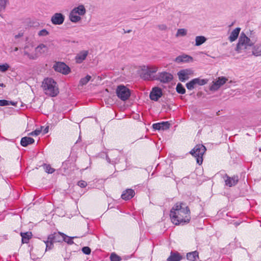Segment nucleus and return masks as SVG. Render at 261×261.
I'll return each instance as SVG.
<instances>
[{"mask_svg":"<svg viewBox=\"0 0 261 261\" xmlns=\"http://www.w3.org/2000/svg\"><path fill=\"white\" fill-rule=\"evenodd\" d=\"M170 217L172 223L176 225L188 223L191 219L190 209L184 203H177L171 208Z\"/></svg>","mask_w":261,"mask_h":261,"instance_id":"obj_1","label":"nucleus"},{"mask_svg":"<svg viewBox=\"0 0 261 261\" xmlns=\"http://www.w3.org/2000/svg\"><path fill=\"white\" fill-rule=\"evenodd\" d=\"M205 147L202 144L196 145L190 152L193 156L196 158L197 163L200 165L203 161V155L206 151Z\"/></svg>","mask_w":261,"mask_h":261,"instance_id":"obj_5","label":"nucleus"},{"mask_svg":"<svg viewBox=\"0 0 261 261\" xmlns=\"http://www.w3.org/2000/svg\"><path fill=\"white\" fill-rule=\"evenodd\" d=\"M182 258L181 256L178 252H171L170 256L167 258V261H180Z\"/></svg>","mask_w":261,"mask_h":261,"instance_id":"obj_25","label":"nucleus"},{"mask_svg":"<svg viewBox=\"0 0 261 261\" xmlns=\"http://www.w3.org/2000/svg\"><path fill=\"white\" fill-rule=\"evenodd\" d=\"M131 32H132V30H127L126 31H125L124 33H129Z\"/></svg>","mask_w":261,"mask_h":261,"instance_id":"obj_50","label":"nucleus"},{"mask_svg":"<svg viewBox=\"0 0 261 261\" xmlns=\"http://www.w3.org/2000/svg\"><path fill=\"white\" fill-rule=\"evenodd\" d=\"M48 132V126H47L43 130V134H46Z\"/></svg>","mask_w":261,"mask_h":261,"instance_id":"obj_49","label":"nucleus"},{"mask_svg":"<svg viewBox=\"0 0 261 261\" xmlns=\"http://www.w3.org/2000/svg\"><path fill=\"white\" fill-rule=\"evenodd\" d=\"M18 50V47H16L14 48V51H17Z\"/></svg>","mask_w":261,"mask_h":261,"instance_id":"obj_52","label":"nucleus"},{"mask_svg":"<svg viewBox=\"0 0 261 261\" xmlns=\"http://www.w3.org/2000/svg\"><path fill=\"white\" fill-rule=\"evenodd\" d=\"M260 92H261V91H260Z\"/></svg>","mask_w":261,"mask_h":261,"instance_id":"obj_55","label":"nucleus"},{"mask_svg":"<svg viewBox=\"0 0 261 261\" xmlns=\"http://www.w3.org/2000/svg\"><path fill=\"white\" fill-rule=\"evenodd\" d=\"M88 55V50H83L81 51L76 55L75 57V60L76 63L78 64L82 63L86 59Z\"/></svg>","mask_w":261,"mask_h":261,"instance_id":"obj_15","label":"nucleus"},{"mask_svg":"<svg viewBox=\"0 0 261 261\" xmlns=\"http://www.w3.org/2000/svg\"><path fill=\"white\" fill-rule=\"evenodd\" d=\"M169 127L170 124L168 121L156 123L152 125L153 128L155 130H166L168 129Z\"/></svg>","mask_w":261,"mask_h":261,"instance_id":"obj_17","label":"nucleus"},{"mask_svg":"<svg viewBox=\"0 0 261 261\" xmlns=\"http://www.w3.org/2000/svg\"><path fill=\"white\" fill-rule=\"evenodd\" d=\"M240 30V28H237L232 31L229 37V40L230 42H233L238 38Z\"/></svg>","mask_w":261,"mask_h":261,"instance_id":"obj_24","label":"nucleus"},{"mask_svg":"<svg viewBox=\"0 0 261 261\" xmlns=\"http://www.w3.org/2000/svg\"><path fill=\"white\" fill-rule=\"evenodd\" d=\"M41 133V130L39 129H36L34 131H33L32 132L30 133L29 135L31 136H38Z\"/></svg>","mask_w":261,"mask_h":261,"instance_id":"obj_46","label":"nucleus"},{"mask_svg":"<svg viewBox=\"0 0 261 261\" xmlns=\"http://www.w3.org/2000/svg\"><path fill=\"white\" fill-rule=\"evenodd\" d=\"M186 86L187 88L189 90H192L196 87V85L193 80L187 83Z\"/></svg>","mask_w":261,"mask_h":261,"instance_id":"obj_37","label":"nucleus"},{"mask_svg":"<svg viewBox=\"0 0 261 261\" xmlns=\"http://www.w3.org/2000/svg\"><path fill=\"white\" fill-rule=\"evenodd\" d=\"M110 260L111 261H120L121 258L115 253H112L110 256Z\"/></svg>","mask_w":261,"mask_h":261,"instance_id":"obj_38","label":"nucleus"},{"mask_svg":"<svg viewBox=\"0 0 261 261\" xmlns=\"http://www.w3.org/2000/svg\"><path fill=\"white\" fill-rule=\"evenodd\" d=\"M159 28L161 30H165L167 29V26L165 24H161L159 25Z\"/></svg>","mask_w":261,"mask_h":261,"instance_id":"obj_47","label":"nucleus"},{"mask_svg":"<svg viewBox=\"0 0 261 261\" xmlns=\"http://www.w3.org/2000/svg\"><path fill=\"white\" fill-rule=\"evenodd\" d=\"M66 234L61 232L54 233L48 236V239L53 241L54 243L56 242H62L65 240Z\"/></svg>","mask_w":261,"mask_h":261,"instance_id":"obj_13","label":"nucleus"},{"mask_svg":"<svg viewBox=\"0 0 261 261\" xmlns=\"http://www.w3.org/2000/svg\"><path fill=\"white\" fill-rule=\"evenodd\" d=\"M20 235L22 237V243H28L29 242V240L31 238L32 236V234L31 232L28 231L27 232L20 233Z\"/></svg>","mask_w":261,"mask_h":261,"instance_id":"obj_26","label":"nucleus"},{"mask_svg":"<svg viewBox=\"0 0 261 261\" xmlns=\"http://www.w3.org/2000/svg\"><path fill=\"white\" fill-rule=\"evenodd\" d=\"M173 79V76L171 73L165 71L158 73L155 76V80L164 84L170 83Z\"/></svg>","mask_w":261,"mask_h":261,"instance_id":"obj_7","label":"nucleus"},{"mask_svg":"<svg viewBox=\"0 0 261 261\" xmlns=\"http://www.w3.org/2000/svg\"><path fill=\"white\" fill-rule=\"evenodd\" d=\"M48 34L49 32L46 29H42L38 33L39 36H46Z\"/></svg>","mask_w":261,"mask_h":261,"instance_id":"obj_41","label":"nucleus"},{"mask_svg":"<svg viewBox=\"0 0 261 261\" xmlns=\"http://www.w3.org/2000/svg\"><path fill=\"white\" fill-rule=\"evenodd\" d=\"M135 194L134 190L128 189L123 192L121 198L125 200H128L132 198L135 196Z\"/></svg>","mask_w":261,"mask_h":261,"instance_id":"obj_18","label":"nucleus"},{"mask_svg":"<svg viewBox=\"0 0 261 261\" xmlns=\"http://www.w3.org/2000/svg\"><path fill=\"white\" fill-rule=\"evenodd\" d=\"M146 68L147 69H148L149 72H150L151 73V74L152 73H155L158 70V67H155V66H151V67L147 66V67H146Z\"/></svg>","mask_w":261,"mask_h":261,"instance_id":"obj_44","label":"nucleus"},{"mask_svg":"<svg viewBox=\"0 0 261 261\" xmlns=\"http://www.w3.org/2000/svg\"><path fill=\"white\" fill-rule=\"evenodd\" d=\"M187 258L190 261H196L199 258V253L197 251L189 252L187 254Z\"/></svg>","mask_w":261,"mask_h":261,"instance_id":"obj_23","label":"nucleus"},{"mask_svg":"<svg viewBox=\"0 0 261 261\" xmlns=\"http://www.w3.org/2000/svg\"><path fill=\"white\" fill-rule=\"evenodd\" d=\"M228 80L227 78L224 76L219 77L216 81L213 82L210 86V89L211 91H216L218 90L221 86L223 85Z\"/></svg>","mask_w":261,"mask_h":261,"instance_id":"obj_10","label":"nucleus"},{"mask_svg":"<svg viewBox=\"0 0 261 261\" xmlns=\"http://www.w3.org/2000/svg\"><path fill=\"white\" fill-rule=\"evenodd\" d=\"M225 176L226 179L225 180V185L229 187L236 185L239 181L238 176H233L231 177L225 174Z\"/></svg>","mask_w":261,"mask_h":261,"instance_id":"obj_14","label":"nucleus"},{"mask_svg":"<svg viewBox=\"0 0 261 261\" xmlns=\"http://www.w3.org/2000/svg\"><path fill=\"white\" fill-rule=\"evenodd\" d=\"M233 24V23H232L231 24L230 26H231Z\"/></svg>","mask_w":261,"mask_h":261,"instance_id":"obj_54","label":"nucleus"},{"mask_svg":"<svg viewBox=\"0 0 261 261\" xmlns=\"http://www.w3.org/2000/svg\"><path fill=\"white\" fill-rule=\"evenodd\" d=\"M77 185L81 188H85L87 186V184L85 181L80 180L78 182Z\"/></svg>","mask_w":261,"mask_h":261,"instance_id":"obj_45","label":"nucleus"},{"mask_svg":"<svg viewBox=\"0 0 261 261\" xmlns=\"http://www.w3.org/2000/svg\"><path fill=\"white\" fill-rule=\"evenodd\" d=\"M82 250L83 252L86 255L90 254L91 253V249L89 247H87V246L83 247L82 249Z\"/></svg>","mask_w":261,"mask_h":261,"instance_id":"obj_43","label":"nucleus"},{"mask_svg":"<svg viewBox=\"0 0 261 261\" xmlns=\"http://www.w3.org/2000/svg\"><path fill=\"white\" fill-rule=\"evenodd\" d=\"M193 80L194 81L196 86L197 85H198V86L204 85L207 83V81H208V80L206 79H201L199 77L194 79H193Z\"/></svg>","mask_w":261,"mask_h":261,"instance_id":"obj_29","label":"nucleus"},{"mask_svg":"<svg viewBox=\"0 0 261 261\" xmlns=\"http://www.w3.org/2000/svg\"><path fill=\"white\" fill-rule=\"evenodd\" d=\"M176 90L177 92L179 94H184L186 93V89L183 86V85L180 83H178L176 87Z\"/></svg>","mask_w":261,"mask_h":261,"instance_id":"obj_31","label":"nucleus"},{"mask_svg":"<svg viewBox=\"0 0 261 261\" xmlns=\"http://www.w3.org/2000/svg\"><path fill=\"white\" fill-rule=\"evenodd\" d=\"M0 87H5V85L3 83H0Z\"/></svg>","mask_w":261,"mask_h":261,"instance_id":"obj_51","label":"nucleus"},{"mask_svg":"<svg viewBox=\"0 0 261 261\" xmlns=\"http://www.w3.org/2000/svg\"><path fill=\"white\" fill-rule=\"evenodd\" d=\"M64 19L65 16L63 14L56 13L52 16L51 21L55 25H61L64 22Z\"/></svg>","mask_w":261,"mask_h":261,"instance_id":"obj_12","label":"nucleus"},{"mask_svg":"<svg viewBox=\"0 0 261 261\" xmlns=\"http://www.w3.org/2000/svg\"><path fill=\"white\" fill-rule=\"evenodd\" d=\"M22 36V33H19L18 35L15 36V38L17 39Z\"/></svg>","mask_w":261,"mask_h":261,"instance_id":"obj_48","label":"nucleus"},{"mask_svg":"<svg viewBox=\"0 0 261 261\" xmlns=\"http://www.w3.org/2000/svg\"><path fill=\"white\" fill-rule=\"evenodd\" d=\"M65 238V240H63V241L66 242L67 244H69V245H71L72 244H73V239L76 238V237H69L67 236L66 235V236H65V237H64Z\"/></svg>","mask_w":261,"mask_h":261,"instance_id":"obj_40","label":"nucleus"},{"mask_svg":"<svg viewBox=\"0 0 261 261\" xmlns=\"http://www.w3.org/2000/svg\"><path fill=\"white\" fill-rule=\"evenodd\" d=\"M43 167L45 171L47 173L51 174L55 171V169L53 168L49 164H44Z\"/></svg>","mask_w":261,"mask_h":261,"instance_id":"obj_32","label":"nucleus"},{"mask_svg":"<svg viewBox=\"0 0 261 261\" xmlns=\"http://www.w3.org/2000/svg\"><path fill=\"white\" fill-rule=\"evenodd\" d=\"M192 60L193 58L192 57L187 55L183 54L182 55L177 57L175 59L174 61L176 63H180L188 62H189L190 61H192Z\"/></svg>","mask_w":261,"mask_h":261,"instance_id":"obj_20","label":"nucleus"},{"mask_svg":"<svg viewBox=\"0 0 261 261\" xmlns=\"http://www.w3.org/2000/svg\"><path fill=\"white\" fill-rule=\"evenodd\" d=\"M44 243L46 244V250H50L53 248L54 243L53 241H51V240L47 239V240L44 241Z\"/></svg>","mask_w":261,"mask_h":261,"instance_id":"obj_35","label":"nucleus"},{"mask_svg":"<svg viewBox=\"0 0 261 261\" xmlns=\"http://www.w3.org/2000/svg\"><path fill=\"white\" fill-rule=\"evenodd\" d=\"M118 154H119V152L117 150H112V152L110 154L111 158H110L109 157V155L106 154V160L109 163H112V164H114L116 163V160H117V158H116V156L117 155H118Z\"/></svg>","mask_w":261,"mask_h":261,"instance_id":"obj_19","label":"nucleus"},{"mask_svg":"<svg viewBox=\"0 0 261 261\" xmlns=\"http://www.w3.org/2000/svg\"><path fill=\"white\" fill-rule=\"evenodd\" d=\"M141 77L144 80H155V76H152L150 72H149L148 69L144 67L142 69V72L141 74Z\"/></svg>","mask_w":261,"mask_h":261,"instance_id":"obj_16","label":"nucleus"},{"mask_svg":"<svg viewBox=\"0 0 261 261\" xmlns=\"http://www.w3.org/2000/svg\"><path fill=\"white\" fill-rule=\"evenodd\" d=\"M253 44L250 38L247 37L244 32H242L237 45L236 51L241 53L242 50L247 49L248 47L253 46Z\"/></svg>","mask_w":261,"mask_h":261,"instance_id":"obj_4","label":"nucleus"},{"mask_svg":"<svg viewBox=\"0 0 261 261\" xmlns=\"http://www.w3.org/2000/svg\"><path fill=\"white\" fill-rule=\"evenodd\" d=\"M8 3V0H0V16H1V12L5 10Z\"/></svg>","mask_w":261,"mask_h":261,"instance_id":"obj_33","label":"nucleus"},{"mask_svg":"<svg viewBox=\"0 0 261 261\" xmlns=\"http://www.w3.org/2000/svg\"><path fill=\"white\" fill-rule=\"evenodd\" d=\"M46 46L43 44H40L35 48L34 50L33 45L32 44H27L23 47V55L27 56L29 59L31 60H36L38 59L39 55L45 52L44 50Z\"/></svg>","mask_w":261,"mask_h":261,"instance_id":"obj_2","label":"nucleus"},{"mask_svg":"<svg viewBox=\"0 0 261 261\" xmlns=\"http://www.w3.org/2000/svg\"><path fill=\"white\" fill-rule=\"evenodd\" d=\"M163 95L161 88L158 87H155L152 89L149 97L152 100L158 101L159 99L162 97Z\"/></svg>","mask_w":261,"mask_h":261,"instance_id":"obj_11","label":"nucleus"},{"mask_svg":"<svg viewBox=\"0 0 261 261\" xmlns=\"http://www.w3.org/2000/svg\"><path fill=\"white\" fill-rule=\"evenodd\" d=\"M10 103H11L13 105L12 102L9 101L8 100L5 99H1L0 100V106H9Z\"/></svg>","mask_w":261,"mask_h":261,"instance_id":"obj_42","label":"nucleus"},{"mask_svg":"<svg viewBox=\"0 0 261 261\" xmlns=\"http://www.w3.org/2000/svg\"><path fill=\"white\" fill-rule=\"evenodd\" d=\"M9 67L10 66L7 63L0 65V71L5 72L8 70Z\"/></svg>","mask_w":261,"mask_h":261,"instance_id":"obj_39","label":"nucleus"},{"mask_svg":"<svg viewBox=\"0 0 261 261\" xmlns=\"http://www.w3.org/2000/svg\"><path fill=\"white\" fill-rule=\"evenodd\" d=\"M69 19L71 22L76 23L81 20V17L77 15L76 13H73V11H71L69 14Z\"/></svg>","mask_w":261,"mask_h":261,"instance_id":"obj_27","label":"nucleus"},{"mask_svg":"<svg viewBox=\"0 0 261 261\" xmlns=\"http://www.w3.org/2000/svg\"><path fill=\"white\" fill-rule=\"evenodd\" d=\"M206 41V38L203 36H196L195 38V45L200 46Z\"/></svg>","mask_w":261,"mask_h":261,"instance_id":"obj_28","label":"nucleus"},{"mask_svg":"<svg viewBox=\"0 0 261 261\" xmlns=\"http://www.w3.org/2000/svg\"><path fill=\"white\" fill-rule=\"evenodd\" d=\"M252 53L256 56L261 55V44L255 45L253 48Z\"/></svg>","mask_w":261,"mask_h":261,"instance_id":"obj_30","label":"nucleus"},{"mask_svg":"<svg viewBox=\"0 0 261 261\" xmlns=\"http://www.w3.org/2000/svg\"><path fill=\"white\" fill-rule=\"evenodd\" d=\"M259 151L261 152V148H259Z\"/></svg>","mask_w":261,"mask_h":261,"instance_id":"obj_53","label":"nucleus"},{"mask_svg":"<svg viewBox=\"0 0 261 261\" xmlns=\"http://www.w3.org/2000/svg\"><path fill=\"white\" fill-rule=\"evenodd\" d=\"M91 79V76L89 75H87L85 77L82 78L80 81V84L81 86H84L86 85L88 82Z\"/></svg>","mask_w":261,"mask_h":261,"instance_id":"obj_34","label":"nucleus"},{"mask_svg":"<svg viewBox=\"0 0 261 261\" xmlns=\"http://www.w3.org/2000/svg\"><path fill=\"white\" fill-rule=\"evenodd\" d=\"M194 71L192 69L187 68L179 70L177 74L179 80L182 82L188 80L190 76L193 74Z\"/></svg>","mask_w":261,"mask_h":261,"instance_id":"obj_8","label":"nucleus"},{"mask_svg":"<svg viewBox=\"0 0 261 261\" xmlns=\"http://www.w3.org/2000/svg\"><path fill=\"white\" fill-rule=\"evenodd\" d=\"M73 13L79 14L80 16L84 15L86 12V10L83 5H80L74 8L72 10Z\"/></svg>","mask_w":261,"mask_h":261,"instance_id":"obj_21","label":"nucleus"},{"mask_svg":"<svg viewBox=\"0 0 261 261\" xmlns=\"http://www.w3.org/2000/svg\"><path fill=\"white\" fill-rule=\"evenodd\" d=\"M56 71L64 74H68L70 72V68L63 62H57L53 67Z\"/></svg>","mask_w":261,"mask_h":261,"instance_id":"obj_9","label":"nucleus"},{"mask_svg":"<svg viewBox=\"0 0 261 261\" xmlns=\"http://www.w3.org/2000/svg\"><path fill=\"white\" fill-rule=\"evenodd\" d=\"M187 31L185 29H179L177 30L176 36H185L187 35Z\"/></svg>","mask_w":261,"mask_h":261,"instance_id":"obj_36","label":"nucleus"},{"mask_svg":"<svg viewBox=\"0 0 261 261\" xmlns=\"http://www.w3.org/2000/svg\"><path fill=\"white\" fill-rule=\"evenodd\" d=\"M45 94L51 97L56 96L59 93L57 83L51 78H47L42 83Z\"/></svg>","mask_w":261,"mask_h":261,"instance_id":"obj_3","label":"nucleus"},{"mask_svg":"<svg viewBox=\"0 0 261 261\" xmlns=\"http://www.w3.org/2000/svg\"><path fill=\"white\" fill-rule=\"evenodd\" d=\"M35 140L33 138L28 137H24L21 138L20 141V144L23 147H27L30 144H33Z\"/></svg>","mask_w":261,"mask_h":261,"instance_id":"obj_22","label":"nucleus"},{"mask_svg":"<svg viewBox=\"0 0 261 261\" xmlns=\"http://www.w3.org/2000/svg\"><path fill=\"white\" fill-rule=\"evenodd\" d=\"M116 94L121 100L125 101L129 97L130 92L129 89L124 85H119L116 89Z\"/></svg>","mask_w":261,"mask_h":261,"instance_id":"obj_6","label":"nucleus"}]
</instances>
